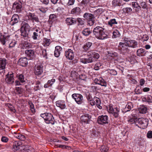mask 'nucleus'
<instances>
[{
    "mask_svg": "<svg viewBox=\"0 0 152 152\" xmlns=\"http://www.w3.org/2000/svg\"><path fill=\"white\" fill-rule=\"evenodd\" d=\"M87 57L80 59V61L84 64H87L94 62L100 56L99 54L94 51H88L87 55Z\"/></svg>",
    "mask_w": 152,
    "mask_h": 152,
    "instance_id": "nucleus-1",
    "label": "nucleus"
},
{
    "mask_svg": "<svg viewBox=\"0 0 152 152\" xmlns=\"http://www.w3.org/2000/svg\"><path fill=\"white\" fill-rule=\"evenodd\" d=\"M93 33L96 38L98 39L104 40L107 38V33L103 27L96 26L94 29Z\"/></svg>",
    "mask_w": 152,
    "mask_h": 152,
    "instance_id": "nucleus-2",
    "label": "nucleus"
},
{
    "mask_svg": "<svg viewBox=\"0 0 152 152\" xmlns=\"http://www.w3.org/2000/svg\"><path fill=\"white\" fill-rule=\"evenodd\" d=\"M30 29V26L28 23L22 22L20 28L21 37L24 39H27Z\"/></svg>",
    "mask_w": 152,
    "mask_h": 152,
    "instance_id": "nucleus-3",
    "label": "nucleus"
},
{
    "mask_svg": "<svg viewBox=\"0 0 152 152\" xmlns=\"http://www.w3.org/2000/svg\"><path fill=\"white\" fill-rule=\"evenodd\" d=\"M31 35L29 34L28 39L31 38L34 40H38L39 39L42 33V30L39 27H34L32 30Z\"/></svg>",
    "mask_w": 152,
    "mask_h": 152,
    "instance_id": "nucleus-4",
    "label": "nucleus"
},
{
    "mask_svg": "<svg viewBox=\"0 0 152 152\" xmlns=\"http://www.w3.org/2000/svg\"><path fill=\"white\" fill-rule=\"evenodd\" d=\"M149 120L146 118H141L136 120L135 125L142 129L146 128L148 125Z\"/></svg>",
    "mask_w": 152,
    "mask_h": 152,
    "instance_id": "nucleus-5",
    "label": "nucleus"
},
{
    "mask_svg": "<svg viewBox=\"0 0 152 152\" xmlns=\"http://www.w3.org/2000/svg\"><path fill=\"white\" fill-rule=\"evenodd\" d=\"M40 116L44 120L45 123L47 124H51L53 125L55 124V119L52 115L50 113H45L41 114Z\"/></svg>",
    "mask_w": 152,
    "mask_h": 152,
    "instance_id": "nucleus-6",
    "label": "nucleus"
},
{
    "mask_svg": "<svg viewBox=\"0 0 152 152\" xmlns=\"http://www.w3.org/2000/svg\"><path fill=\"white\" fill-rule=\"evenodd\" d=\"M118 49L120 51V53H122L123 55H126L130 52L128 45L125 42H120L118 45Z\"/></svg>",
    "mask_w": 152,
    "mask_h": 152,
    "instance_id": "nucleus-7",
    "label": "nucleus"
},
{
    "mask_svg": "<svg viewBox=\"0 0 152 152\" xmlns=\"http://www.w3.org/2000/svg\"><path fill=\"white\" fill-rule=\"evenodd\" d=\"M25 20L26 21H31L33 23L34 22L41 23L38 16L35 15L34 13L31 12L26 14L25 17Z\"/></svg>",
    "mask_w": 152,
    "mask_h": 152,
    "instance_id": "nucleus-8",
    "label": "nucleus"
},
{
    "mask_svg": "<svg viewBox=\"0 0 152 152\" xmlns=\"http://www.w3.org/2000/svg\"><path fill=\"white\" fill-rule=\"evenodd\" d=\"M91 115L89 114H84L80 117V123L84 126L87 124H89L91 121Z\"/></svg>",
    "mask_w": 152,
    "mask_h": 152,
    "instance_id": "nucleus-9",
    "label": "nucleus"
},
{
    "mask_svg": "<svg viewBox=\"0 0 152 152\" xmlns=\"http://www.w3.org/2000/svg\"><path fill=\"white\" fill-rule=\"evenodd\" d=\"M72 97L78 104H82L84 102L83 96L80 94H73L72 95Z\"/></svg>",
    "mask_w": 152,
    "mask_h": 152,
    "instance_id": "nucleus-10",
    "label": "nucleus"
},
{
    "mask_svg": "<svg viewBox=\"0 0 152 152\" xmlns=\"http://www.w3.org/2000/svg\"><path fill=\"white\" fill-rule=\"evenodd\" d=\"M43 71V66L42 64H37L34 67V74L37 76H39L42 75Z\"/></svg>",
    "mask_w": 152,
    "mask_h": 152,
    "instance_id": "nucleus-11",
    "label": "nucleus"
},
{
    "mask_svg": "<svg viewBox=\"0 0 152 152\" xmlns=\"http://www.w3.org/2000/svg\"><path fill=\"white\" fill-rule=\"evenodd\" d=\"M16 77L18 80L15 81V86L21 85L26 82V79L24 75L22 74H18Z\"/></svg>",
    "mask_w": 152,
    "mask_h": 152,
    "instance_id": "nucleus-12",
    "label": "nucleus"
},
{
    "mask_svg": "<svg viewBox=\"0 0 152 152\" xmlns=\"http://www.w3.org/2000/svg\"><path fill=\"white\" fill-rule=\"evenodd\" d=\"M108 118L107 115H99L97 119L98 124L101 125L108 124Z\"/></svg>",
    "mask_w": 152,
    "mask_h": 152,
    "instance_id": "nucleus-13",
    "label": "nucleus"
},
{
    "mask_svg": "<svg viewBox=\"0 0 152 152\" xmlns=\"http://www.w3.org/2000/svg\"><path fill=\"white\" fill-rule=\"evenodd\" d=\"M124 42L128 45L129 48L130 47L132 48H138V42L135 40H129L128 38L124 39Z\"/></svg>",
    "mask_w": 152,
    "mask_h": 152,
    "instance_id": "nucleus-14",
    "label": "nucleus"
},
{
    "mask_svg": "<svg viewBox=\"0 0 152 152\" xmlns=\"http://www.w3.org/2000/svg\"><path fill=\"white\" fill-rule=\"evenodd\" d=\"M22 3L21 2L15 1L13 4L12 10L17 12H20L21 11Z\"/></svg>",
    "mask_w": 152,
    "mask_h": 152,
    "instance_id": "nucleus-15",
    "label": "nucleus"
},
{
    "mask_svg": "<svg viewBox=\"0 0 152 152\" xmlns=\"http://www.w3.org/2000/svg\"><path fill=\"white\" fill-rule=\"evenodd\" d=\"M13 74V73L12 72H9L6 75V77L5 79V80L7 83L9 84H12L14 82Z\"/></svg>",
    "mask_w": 152,
    "mask_h": 152,
    "instance_id": "nucleus-16",
    "label": "nucleus"
},
{
    "mask_svg": "<svg viewBox=\"0 0 152 152\" xmlns=\"http://www.w3.org/2000/svg\"><path fill=\"white\" fill-rule=\"evenodd\" d=\"M65 55L67 59L72 60L75 56L74 51L71 49H68L65 51Z\"/></svg>",
    "mask_w": 152,
    "mask_h": 152,
    "instance_id": "nucleus-17",
    "label": "nucleus"
},
{
    "mask_svg": "<svg viewBox=\"0 0 152 152\" xmlns=\"http://www.w3.org/2000/svg\"><path fill=\"white\" fill-rule=\"evenodd\" d=\"M25 54L28 60H32L35 57L34 51L31 49L26 50Z\"/></svg>",
    "mask_w": 152,
    "mask_h": 152,
    "instance_id": "nucleus-18",
    "label": "nucleus"
},
{
    "mask_svg": "<svg viewBox=\"0 0 152 152\" xmlns=\"http://www.w3.org/2000/svg\"><path fill=\"white\" fill-rule=\"evenodd\" d=\"M19 17L16 14H14L11 19V21L10 22V25L13 26L18 23L19 20Z\"/></svg>",
    "mask_w": 152,
    "mask_h": 152,
    "instance_id": "nucleus-19",
    "label": "nucleus"
},
{
    "mask_svg": "<svg viewBox=\"0 0 152 152\" xmlns=\"http://www.w3.org/2000/svg\"><path fill=\"white\" fill-rule=\"evenodd\" d=\"M94 82L96 84L100 85L102 86L105 87L107 86L106 82L102 77L95 79L94 80Z\"/></svg>",
    "mask_w": 152,
    "mask_h": 152,
    "instance_id": "nucleus-20",
    "label": "nucleus"
},
{
    "mask_svg": "<svg viewBox=\"0 0 152 152\" xmlns=\"http://www.w3.org/2000/svg\"><path fill=\"white\" fill-rule=\"evenodd\" d=\"M27 58L26 57H22L20 58L18 62L19 65L23 67L26 66L28 64Z\"/></svg>",
    "mask_w": 152,
    "mask_h": 152,
    "instance_id": "nucleus-21",
    "label": "nucleus"
},
{
    "mask_svg": "<svg viewBox=\"0 0 152 152\" xmlns=\"http://www.w3.org/2000/svg\"><path fill=\"white\" fill-rule=\"evenodd\" d=\"M65 21L66 24L69 26L74 25L76 23V18L72 17L67 18Z\"/></svg>",
    "mask_w": 152,
    "mask_h": 152,
    "instance_id": "nucleus-22",
    "label": "nucleus"
},
{
    "mask_svg": "<svg viewBox=\"0 0 152 152\" xmlns=\"http://www.w3.org/2000/svg\"><path fill=\"white\" fill-rule=\"evenodd\" d=\"M57 106L60 107L61 109H63L65 108L66 106L64 101L61 100L57 101L56 102Z\"/></svg>",
    "mask_w": 152,
    "mask_h": 152,
    "instance_id": "nucleus-23",
    "label": "nucleus"
},
{
    "mask_svg": "<svg viewBox=\"0 0 152 152\" xmlns=\"http://www.w3.org/2000/svg\"><path fill=\"white\" fill-rule=\"evenodd\" d=\"M107 23L109 26L112 27L118 24V22L116 19L112 18L110 19Z\"/></svg>",
    "mask_w": 152,
    "mask_h": 152,
    "instance_id": "nucleus-24",
    "label": "nucleus"
},
{
    "mask_svg": "<svg viewBox=\"0 0 152 152\" xmlns=\"http://www.w3.org/2000/svg\"><path fill=\"white\" fill-rule=\"evenodd\" d=\"M92 45V43L90 42H87L84 45L83 47V51L85 52H87L90 49Z\"/></svg>",
    "mask_w": 152,
    "mask_h": 152,
    "instance_id": "nucleus-25",
    "label": "nucleus"
},
{
    "mask_svg": "<svg viewBox=\"0 0 152 152\" xmlns=\"http://www.w3.org/2000/svg\"><path fill=\"white\" fill-rule=\"evenodd\" d=\"M142 100L144 102H145L150 104L152 103V96L147 95L145 96L142 98Z\"/></svg>",
    "mask_w": 152,
    "mask_h": 152,
    "instance_id": "nucleus-26",
    "label": "nucleus"
},
{
    "mask_svg": "<svg viewBox=\"0 0 152 152\" xmlns=\"http://www.w3.org/2000/svg\"><path fill=\"white\" fill-rule=\"evenodd\" d=\"M83 17L88 20H94L95 19L94 15L88 12L84 13Z\"/></svg>",
    "mask_w": 152,
    "mask_h": 152,
    "instance_id": "nucleus-27",
    "label": "nucleus"
},
{
    "mask_svg": "<svg viewBox=\"0 0 152 152\" xmlns=\"http://www.w3.org/2000/svg\"><path fill=\"white\" fill-rule=\"evenodd\" d=\"M62 50V48L59 46H57L55 47V49L54 52V55L56 57H58L60 55L61 51Z\"/></svg>",
    "mask_w": 152,
    "mask_h": 152,
    "instance_id": "nucleus-28",
    "label": "nucleus"
},
{
    "mask_svg": "<svg viewBox=\"0 0 152 152\" xmlns=\"http://www.w3.org/2000/svg\"><path fill=\"white\" fill-rule=\"evenodd\" d=\"M93 100L95 101V104H96L97 107L99 109H102V107L100 105L101 101L99 98L94 96L93 98Z\"/></svg>",
    "mask_w": 152,
    "mask_h": 152,
    "instance_id": "nucleus-29",
    "label": "nucleus"
},
{
    "mask_svg": "<svg viewBox=\"0 0 152 152\" xmlns=\"http://www.w3.org/2000/svg\"><path fill=\"white\" fill-rule=\"evenodd\" d=\"M92 32V30L89 28H86L84 29L82 31V33L83 35L87 37Z\"/></svg>",
    "mask_w": 152,
    "mask_h": 152,
    "instance_id": "nucleus-30",
    "label": "nucleus"
},
{
    "mask_svg": "<svg viewBox=\"0 0 152 152\" xmlns=\"http://www.w3.org/2000/svg\"><path fill=\"white\" fill-rule=\"evenodd\" d=\"M81 12V9L79 7H76L73 8L71 10V14L75 15H79Z\"/></svg>",
    "mask_w": 152,
    "mask_h": 152,
    "instance_id": "nucleus-31",
    "label": "nucleus"
},
{
    "mask_svg": "<svg viewBox=\"0 0 152 152\" xmlns=\"http://www.w3.org/2000/svg\"><path fill=\"white\" fill-rule=\"evenodd\" d=\"M100 134V132L97 129H93L91 133V137L95 138L97 137Z\"/></svg>",
    "mask_w": 152,
    "mask_h": 152,
    "instance_id": "nucleus-32",
    "label": "nucleus"
},
{
    "mask_svg": "<svg viewBox=\"0 0 152 152\" xmlns=\"http://www.w3.org/2000/svg\"><path fill=\"white\" fill-rule=\"evenodd\" d=\"M55 82V79H52L50 80H48L47 82L45 84L44 87L45 88H48L49 87H51L52 85Z\"/></svg>",
    "mask_w": 152,
    "mask_h": 152,
    "instance_id": "nucleus-33",
    "label": "nucleus"
},
{
    "mask_svg": "<svg viewBox=\"0 0 152 152\" xmlns=\"http://www.w3.org/2000/svg\"><path fill=\"white\" fill-rule=\"evenodd\" d=\"M146 53L145 50L143 48L138 49L136 52L137 56L140 57L144 56Z\"/></svg>",
    "mask_w": 152,
    "mask_h": 152,
    "instance_id": "nucleus-34",
    "label": "nucleus"
},
{
    "mask_svg": "<svg viewBox=\"0 0 152 152\" xmlns=\"http://www.w3.org/2000/svg\"><path fill=\"white\" fill-rule=\"evenodd\" d=\"M14 134V136L15 137L22 141H24L25 140V137L22 134L19 133H17L16 132H15Z\"/></svg>",
    "mask_w": 152,
    "mask_h": 152,
    "instance_id": "nucleus-35",
    "label": "nucleus"
},
{
    "mask_svg": "<svg viewBox=\"0 0 152 152\" xmlns=\"http://www.w3.org/2000/svg\"><path fill=\"white\" fill-rule=\"evenodd\" d=\"M132 4L133 9L135 8V10L136 12H138L141 10V7L136 2H133Z\"/></svg>",
    "mask_w": 152,
    "mask_h": 152,
    "instance_id": "nucleus-36",
    "label": "nucleus"
},
{
    "mask_svg": "<svg viewBox=\"0 0 152 152\" xmlns=\"http://www.w3.org/2000/svg\"><path fill=\"white\" fill-rule=\"evenodd\" d=\"M133 106L132 102H128L126 105L123 111L125 112L129 111L133 108Z\"/></svg>",
    "mask_w": 152,
    "mask_h": 152,
    "instance_id": "nucleus-37",
    "label": "nucleus"
},
{
    "mask_svg": "<svg viewBox=\"0 0 152 152\" xmlns=\"http://www.w3.org/2000/svg\"><path fill=\"white\" fill-rule=\"evenodd\" d=\"M112 5L113 7L120 6L121 3L120 0H113L112 3Z\"/></svg>",
    "mask_w": 152,
    "mask_h": 152,
    "instance_id": "nucleus-38",
    "label": "nucleus"
},
{
    "mask_svg": "<svg viewBox=\"0 0 152 152\" xmlns=\"http://www.w3.org/2000/svg\"><path fill=\"white\" fill-rule=\"evenodd\" d=\"M138 110L140 113L144 114L146 113L147 108L144 105H141L138 108Z\"/></svg>",
    "mask_w": 152,
    "mask_h": 152,
    "instance_id": "nucleus-39",
    "label": "nucleus"
},
{
    "mask_svg": "<svg viewBox=\"0 0 152 152\" xmlns=\"http://www.w3.org/2000/svg\"><path fill=\"white\" fill-rule=\"evenodd\" d=\"M7 60L5 58H1V69H5L7 64Z\"/></svg>",
    "mask_w": 152,
    "mask_h": 152,
    "instance_id": "nucleus-40",
    "label": "nucleus"
},
{
    "mask_svg": "<svg viewBox=\"0 0 152 152\" xmlns=\"http://www.w3.org/2000/svg\"><path fill=\"white\" fill-rule=\"evenodd\" d=\"M123 11L125 14H131L132 11V9L130 7H126L123 8Z\"/></svg>",
    "mask_w": 152,
    "mask_h": 152,
    "instance_id": "nucleus-41",
    "label": "nucleus"
},
{
    "mask_svg": "<svg viewBox=\"0 0 152 152\" xmlns=\"http://www.w3.org/2000/svg\"><path fill=\"white\" fill-rule=\"evenodd\" d=\"M89 0H83L80 3V5L83 7H86L89 4Z\"/></svg>",
    "mask_w": 152,
    "mask_h": 152,
    "instance_id": "nucleus-42",
    "label": "nucleus"
},
{
    "mask_svg": "<svg viewBox=\"0 0 152 152\" xmlns=\"http://www.w3.org/2000/svg\"><path fill=\"white\" fill-rule=\"evenodd\" d=\"M113 35L112 37L113 38H116L119 37L121 36V34L118 31L117 29L115 30L113 32Z\"/></svg>",
    "mask_w": 152,
    "mask_h": 152,
    "instance_id": "nucleus-43",
    "label": "nucleus"
},
{
    "mask_svg": "<svg viewBox=\"0 0 152 152\" xmlns=\"http://www.w3.org/2000/svg\"><path fill=\"white\" fill-rule=\"evenodd\" d=\"M23 91V89L20 87H16L15 88L16 93L17 94H22Z\"/></svg>",
    "mask_w": 152,
    "mask_h": 152,
    "instance_id": "nucleus-44",
    "label": "nucleus"
},
{
    "mask_svg": "<svg viewBox=\"0 0 152 152\" xmlns=\"http://www.w3.org/2000/svg\"><path fill=\"white\" fill-rule=\"evenodd\" d=\"M119 108L117 107H116L115 108V110L111 113L113 114V115L115 118H118L119 115Z\"/></svg>",
    "mask_w": 152,
    "mask_h": 152,
    "instance_id": "nucleus-45",
    "label": "nucleus"
},
{
    "mask_svg": "<svg viewBox=\"0 0 152 152\" xmlns=\"http://www.w3.org/2000/svg\"><path fill=\"white\" fill-rule=\"evenodd\" d=\"M56 17L54 14H50L49 17V21L50 22H53L56 20Z\"/></svg>",
    "mask_w": 152,
    "mask_h": 152,
    "instance_id": "nucleus-46",
    "label": "nucleus"
},
{
    "mask_svg": "<svg viewBox=\"0 0 152 152\" xmlns=\"http://www.w3.org/2000/svg\"><path fill=\"white\" fill-rule=\"evenodd\" d=\"M20 144L17 142H15L13 145V149L14 151H17L20 149Z\"/></svg>",
    "mask_w": 152,
    "mask_h": 152,
    "instance_id": "nucleus-47",
    "label": "nucleus"
},
{
    "mask_svg": "<svg viewBox=\"0 0 152 152\" xmlns=\"http://www.w3.org/2000/svg\"><path fill=\"white\" fill-rule=\"evenodd\" d=\"M6 106L9 108V110L11 111L13 113H15L16 112V110L15 109L14 107L11 104L9 103H7L6 105Z\"/></svg>",
    "mask_w": 152,
    "mask_h": 152,
    "instance_id": "nucleus-48",
    "label": "nucleus"
},
{
    "mask_svg": "<svg viewBox=\"0 0 152 152\" xmlns=\"http://www.w3.org/2000/svg\"><path fill=\"white\" fill-rule=\"evenodd\" d=\"M108 73L111 75H116L117 74L116 71L114 69H109L107 70Z\"/></svg>",
    "mask_w": 152,
    "mask_h": 152,
    "instance_id": "nucleus-49",
    "label": "nucleus"
},
{
    "mask_svg": "<svg viewBox=\"0 0 152 152\" xmlns=\"http://www.w3.org/2000/svg\"><path fill=\"white\" fill-rule=\"evenodd\" d=\"M76 22H77L78 23V25L83 26L84 24V21L81 18H76Z\"/></svg>",
    "mask_w": 152,
    "mask_h": 152,
    "instance_id": "nucleus-50",
    "label": "nucleus"
},
{
    "mask_svg": "<svg viewBox=\"0 0 152 152\" xmlns=\"http://www.w3.org/2000/svg\"><path fill=\"white\" fill-rule=\"evenodd\" d=\"M9 140V138L7 137L4 135L2 136L1 139V141L2 142L4 143H7Z\"/></svg>",
    "mask_w": 152,
    "mask_h": 152,
    "instance_id": "nucleus-51",
    "label": "nucleus"
},
{
    "mask_svg": "<svg viewBox=\"0 0 152 152\" xmlns=\"http://www.w3.org/2000/svg\"><path fill=\"white\" fill-rule=\"evenodd\" d=\"M1 37V42L2 45H4L5 44L7 40V38L6 37H5L4 36H2V37Z\"/></svg>",
    "mask_w": 152,
    "mask_h": 152,
    "instance_id": "nucleus-52",
    "label": "nucleus"
},
{
    "mask_svg": "<svg viewBox=\"0 0 152 152\" xmlns=\"http://www.w3.org/2000/svg\"><path fill=\"white\" fill-rule=\"evenodd\" d=\"M42 56L46 59H47L48 58L47 56V54L46 52V50L45 49H42Z\"/></svg>",
    "mask_w": 152,
    "mask_h": 152,
    "instance_id": "nucleus-53",
    "label": "nucleus"
},
{
    "mask_svg": "<svg viewBox=\"0 0 152 152\" xmlns=\"http://www.w3.org/2000/svg\"><path fill=\"white\" fill-rule=\"evenodd\" d=\"M43 42L45 43V45L48 46L50 43V39L44 38H43Z\"/></svg>",
    "mask_w": 152,
    "mask_h": 152,
    "instance_id": "nucleus-54",
    "label": "nucleus"
},
{
    "mask_svg": "<svg viewBox=\"0 0 152 152\" xmlns=\"http://www.w3.org/2000/svg\"><path fill=\"white\" fill-rule=\"evenodd\" d=\"M86 97L88 101H91V100L93 99L91 95L89 92L86 93Z\"/></svg>",
    "mask_w": 152,
    "mask_h": 152,
    "instance_id": "nucleus-55",
    "label": "nucleus"
},
{
    "mask_svg": "<svg viewBox=\"0 0 152 152\" xmlns=\"http://www.w3.org/2000/svg\"><path fill=\"white\" fill-rule=\"evenodd\" d=\"M108 150V147L104 145H102L101 146L100 151L101 152H107Z\"/></svg>",
    "mask_w": 152,
    "mask_h": 152,
    "instance_id": "nucleus-56",
    "label": "nucleus"
},
{
    "mask_svg": "<svg viewBox=\"0 0 152 152\" xmlns=\"http://www.w3.org/2000/svg\"><path fill=\"white\" fill-rule=\"evenodd\" d=\"M101 64L99 62L96 63L94 67V69L96 70H98L99 69V67L101 66Z\"/></svg>",
    "mask_w": 152,
    "mask_h": 152,
    "instance_id": "nucleus-57",
    "label": "nucleus"
},
{
    "mask_svg": "<svg viewBox=\"0 0 152 152\" xmlns=\"http://www.w3.org/2000/svg\"><path fill=\"white\" fill-rule=\"evenodd\" d=\"M109 56L111 57H116L117 56V53L116 52L111 51L108 53Z\"/></svg>",
    "mask_w": 152,
    "mask_h": 152,
    "instance_id": "nucleus-58",
    "label": "nucleus"
},
{
    "mask_svg": "<svg viewBox=\"0 0 152 152\" xmlns=\"http://www.w3.org/2000/svg\"><path fill=\"white\" fill-rule=\"evenodd\" d=\"M140 6L143 9H147V8L146 3L145 2L142 1L140 2Z\"/></svg>",
    "mask_w": 152,
    "mask_h": 152,
    "instance_id": "nucleus-59",
    "label": "nucleus"
},
{
    "mask_svg": "<svg viewBox=\"0 0 152 152\" xmlns=\"http://www.w3.org/2000/svg\"><path fill=\"white\" fill-rule=\"evenodd\" d=\"M103 9L102 8L98 9L94 12V13L96 14H100L103 12Z\"/></svg>",
    "mask_w": 152,
    "mask_h": 152,
    "instance_id": "nucleus-60",
    "label": "nucleus"
},
{
    "mask_svg": "<svg viewBox=\"0 0 152 152\" xmlns=\"http://www.w3.org/2000/svg\"><path fill=\"white\" fill-rule=\"evenodd\" d=\"M135 92L137 94H140L142 93V90L139 87H137L135 89Z\"/></svg>",
    "mask_w": 152,
    "mask_h": 152,
    "instance_id": "nucleus-61",
    "label": "nucleus"
},
{
    "mask_svg": "<svg viewBox=\"0 0 152 152\" xmlns=\"http://www.w3.org/2000/svg\"><path fill=\"white\" fill-rule=\"evenodd\" d=\"M91 92H94L97 91L98 90L97 86H91L90 88Z\"/></svg>",
    "mask_w": 152,
    "mask_h": 152,
    "instance_id": "nucleus-62",
    "label": "nucleus"
},
{
    "mask_svg": "<svg viewBox=\"0 0 152 152\" xmlns=\"http://www.w3.org/2000/svg\"><path fill=\"white\" fill-rule=\"evenodd\" d=\"M17 41L15 40H12L9 44V48H11L14 47L16 44Z\"/></svg>",
    "mask_w": 152,
    "mask_h": 152,
    "instance_id": "nucleus-63",
    "label": "nucleus"
},
{
    "mask_svg": "<svg viewBox=\"0 0 152 152\" xmlns=\"http://www.w3.org/2000/svg\"><path fill=\"white\" fill-rule=\"evenodd\" d=\"M149 39L148 36L146 34L143 35L142 37V40L143 42L147 41Z\"/></svg>",
    "mask_w": 152,
    "mask_h": 152,
    "instance_id": "nucleus-64",
    "label": "nucleus"
}]
</instances>
